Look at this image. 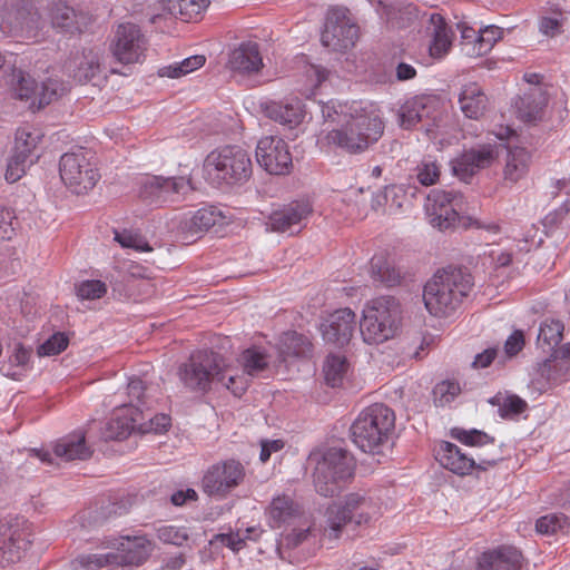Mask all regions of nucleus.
Here are the masks:
<instances>
[{
    "label": "nucleus",
    "mask_w": 570,
    "mask_h": 570,
    "mask_svg": "<svg viewBox=\"0 0 570 570\" xmlns=\"http://www.w3.org/2000/svg\"><path fill=\"white\" fill-rule=\"evenodd\" d=\"M343 121L340 127L325 134L323 142L351 155L366 151L384 134V121L373 105L353 102L348 108V117Z\"/></svg>",
    "instance_id": "obj_1"
},
{
    "label": "nucleus",
    "mask_w": 570,
    "mask_h": 570,
    "mask_svg": "<svg viewBox=\"0 0 570 570\" xmlns=\"http://www.w3.org/2000/svg\"><path fill=\"white\" fill-rule=\"evenodd\" d=\"M473 286V276L466 268L449 266L438 271L424 286L425 307L434 316H449L460 308Z\"/></svg>",
    "instance_id": "obj_2"
},
{
    "label": "nucleus",
    "mask_w": 570,
    "mask_h": 570,
    "mask_svg": "<svg viewBox=\"0 0 570 570\" xmlns=\"http://www.w3.org/2000/svg\"><path fill=\"white\" fill-rule=\"evenodd\" d=\"M395 426V414L383 403L365 407L351 426L353 442L365 453H379Z\"/></svg>",
    "instance_id": "obj_3"
},
{
    "label": "nucleus",
    "mask_w": 570,
    "mask_h": 570,
    "mask_svg": "<svg viewBox=\"0 0 570 570\" xmlns=\"http://www.w3.org/2000/svg\"><path fill=\"white\" fill-rule=\"evenodd\" d=\"M449 116L436 96L421 95L407 99L399 109V125L405 130L420 125V129L430 139H438L446 134Z\"/></svg>",
    "instance_id": "obj_4"
},
{
    "label": "nucleus",
    "mask_w": 570,
    "mask_h": 570,
    "mask_svg": "<svg viewBox=\"0 0 570 570\" xmlns=\"http://www.w3.org/2000/svg\"><path fill=\"white\" fill-rule=\"evenodd\" d=\"M207 177L218 185H242L253 173L247 150L240 146H224L210 151L204 161Z\"/></svg>",
    "instance_id": "obj_5"
},
{
    "label": "nucleus",
    "mask_w": 570,
    "mask_h": 570,
    "mask_svg": "<svg viewBox=\"0 0 570 570\" xmlns=\"http://www.w3.org/2000/svg\"><path fill=\"white\" fill-rule=\"evenodd\" d=\"M401 309L393 296H380L367 302L360 323L362 337L367 344H381L392 338L397 330Z\"/></svg>",
    "instance_id": "obj_6"
},
{
    "label": "nucleus",
    "mask_w": 570,
    "mask_h": 570,
    "mask_svg": "<svg viewBox=\"0 0 570 570\" xmlns=\"http://www.w3.org/2000/svg\"><path fill=\"white\" fill-rule=\"evenodd\" d=\"M353 455L342 448L327 449L317 460L314 470V485L323 497H333L354 474Z\"/></svg>",
    "instance_id": "obj_7"
},
{
    "label": "nucleus",
    "mask_w": 570,
    "mask_h": 570,
    "mask_svg": "<svg viewBox=\"0 0 570 570\" xmlns=\"http://www.w3.org/2000/svg\"><path fill=\"white\" fill-rule=\"evenodd\" d=\"M379 513L380 507L373 498L358 492L350 493L343 501L334 502L327 508L328 537L338 539L347 523L365 524Z\"/></svg>",
    "instance_id": "obj_8"
},
{
    "label": "nucleus",
    "mask_w": 570,
    "mask_h": 570,
    "mask_svg": "<svg viewBox=\"0 0 570 570\" xmlns=\"http://www.w3.org/2000/svg\"><path fill=\"white\" fill-rule=\"evenodd\" d=\"M178 376L190 391L207 392L215 381H224L222 356L213 351L193 353L178 368Z\"/></svg>",
    "instance_id": "obj_9"
},
{
    "label": "nucleus",
    "mask_w": 570,
    "mask_h": 570,
    "mask_svg": "<svg viewBox=\"0 0 570 570\" xmlns=\"http://www.w3.org/2000/svg\"><path fill=\"white\" fill-rule=\"evenodd\" d=\"M462 207L463 195L461 193L443 189H432L424 205L429 223L442 232L469 226L470 218L459 214Z\"/></svg>",
    "instance_id": "obj_10"
},
{
    "label": "nucleus",
    "mask_w": 570,
    "mask_h": 570,
    "mask_svg": "<svg viewBox=\"0 0 570 570\" xmlns=\"http://www.w3.org/2000/svg\"><path fill=\"white\" fill-rule=\"evenodd\" d=\"M59 174L66 187L77 195L91 190L100 178L90 153L83 148L61 156Z\"/></svg>",
    "instance_id": "obj_11"
},
{
    "label": "nucleus",
    "mask_w": 570,
    "mask_h": 570,
    "mask_svg": "<svg viewBox=\"0 0 570 570\" xmlns=\"http://www.w3.org/2000/svg\"><path fill=\"white\" fill-rule=\"evenodd\" d=\"M358 38V27L345 7H332L327 10L321 42L332 51H345L352 48Z\"/></svg>",
    "instance_id": "obj_12"
},
{
    "label": "nucleus",
    "mask_w": 570,
    "mask_h": 570,
    "mask_svg": "<svg viewBox=\"0 0 570 570\" xmlns=\"http://www.w3.org/2000/svg\"><path fill=\"white\" fill-rule=\"evenodd\" d=\"M246 478L243 463L227 459L210 465L203 475L202 490L209 497L227 498Z\"/></svg>",
    "instance_id": "obj_13"
},
{
    "label": "nucleus",
    "mask_w": 570,
    "mask_h": 570,
    "mask_svg": "<svg viewBox=\"0 0 570 570\" xmlns=\"http://www.w3.org/2000/svg\"><path fill=\"white\" fill-rule=\"evenodd\" d=\"M31 523L13 517L0 521V566L18 562L31 543Z\"/></svg>",
    "instance_id": "obj_14"
},
{
    "label": "nucleus",
    "mask_w": 570,
    "mask_h": 570,
    "mask_svg": "<svg viewBox=\"0 0 570 570\" xmlns=\"http://www.w3.org/2000/svg\"><path fill=\"white\" fill-rule=\"evenodd\" d=\"M147 49V40L140 28L131 22L120 23L115 32L110 50L121 63L140 62Z\"/></svg>",
    "instance_id": "obj_15"
},
{
    "label": "nucleus",
    "mask_w": 570,
    "mask_h": 570,
    "mask_svg": "<svg viewBox=\"0 0 570 570\" xmlns=\"http://www.w3.org/2000/svg\"><path fill=\"white\" fill-rule=\"evenodd\" d=\"M256 159L258 165L272 175H286L293 168L288 145L277 136H266L258 140Z\"/></svg>",
    "instance_id": "obj_16"
},
{
    "label": "nucleus",
    "mask_w": 570,
    "mask_h": 570,
    "mask_svg": "<svg viewBox=\"0 0 570 570\" xmlns=\"http://www.w3.org/2000/svg\"><path fill=\"white\" fill-rule=\"evenodd\" d=\"M436 459L443 468L458 475H468L474 469L485 471L501 460L499 456L492 459L479 456L476 462L474 458L463 453L458 445L448 441L441 442L436 451Z\"/></svg>",
    "instance_id": "obj_17"
},
{
    "label": "nucleus",
    "mask_w": 570,
    "mask_h": 570,
    "mask_svg": "<svg viewBox=\"0 0 570 570\" xmlns=\"http://www.w3.org/2000/svg\"><path fill=\"white\" fill-rule=\"evenodd\" d=\"M145 419L142 410L138 405L125 404L117 407L111 417L102 429L105 440H122L129 436L134 431L146 432L141 421Z\"/></svg>",
    "instance_id": "obj_18"
},
{
    "label": "nucleus",
    "mask_w": 570,
    "mask_h": 570,
    "mask_svg": "<svg viewBox=\"0 0 570 570\" xmlns=\"http://www.w3.org/2000/svg\"><path fill=\"white\" fill-rule=\"evenodd\" d=\"M356 327V315L348 308H340L326 316L320 326L323 340L335 346L347 345Z\"/></svg>",
    "instance_id": "obj_19"
},
{
    "label": "nucleus",
    "mask_w": 570,
    "mask_h": 570,
    "mask_svg": "<svg viewBox=\"0 0 570 570\" xmlns=\"http://www.w3.org/2000/svg\"><path fill=\"white\" fill-rule=\"evenodd\" d=\"M97 548L126 552L131 563H142L153 552L154 543L146 535L106 537L99 541Z\"/></svg>",
    "instance_id": "obj_20"
},
{
    "label": "nucleus",
    "mask_w": 570,
    "mask_h": 570,
    "mask_svg": "<svg viewBox=\"0 0 570 570\" xmlns=\"http://www.w3.org/2000/svg\"><path fill=\"white\" fill-rule=\"evenodd\" d=\"M537 372L544 380L542 390L570 381V343L554 351L550 358L539 364Z\"/></svg>",
    "instance_id": "obj_21"
},
{
    "label": "nucleus",
    "mask_w": 570,
    "mask_h": 570,
    "mask_svg": "<svg viewBox=\"0 0 570 570\" xmlns=\"http://www.w3.org/2000/svg\"><path fill=\"white\" fill-rule=\"evenodd\" d=\"M522 552L512 546H500L484 551L478 561L479 570H521Z\"/></svg>",
    "instance_id": "obj_22"
},
{
    "label": "nucleus",
    "mask_w": 570,
    "mask_h": 570,
    "mask_svg": "<svg viewBox=\"0 0 570 570\" xmlns=\"http://www.w3.org/2000/svg\"><path fill=\"white\" fill-rule=\"evenodd\" d=\"M312 208L305 202H292L288 205L273 212L268 218L271 229L278 233H293L296 226L308 217Z\"/></svg>",
    "instance_id": "obj_23"
},
{
    "label": "nucleus",
    "mask_w": 570,
    "mask_h": 570,
    "mask_svg": "<svg viewBox=\"0 0 570 570\" xmlns=\"http://www.w3.org/2000/svg\"><path fill=\"white\" fill-rule=\"evenodd\" d=\"M370 276L374 283L384 287H395L402 285L410 275L386 255L376 254L370 262Z\"/></svg>",
    "instance_id": "obj_24"
},
{
    "label": "nucleus",
    "mask_w": 570,
    "mask_h": 570,
    "mask_svg": "<svg viewBox=\"0 0 570 570\" xmlns=\"http://www.w3.org/2000/svg\"><path fill=\"white\" fill-rule=\"evenodd\" d=\"M227 66L232 71L243 75L258 72L263 67L258 43L253 41L240 43L229 53Z\"/></svg>",
    "instance_id": "obj_25"
},
{
    "label": "nucleus",
    "mask_w": 570,
    "mask_h": 570,
    "mask_svg": "<svg viewBox=\"0 0 570 570\" xmlns=\"http://www.w3.org/2000/svg\"><path fill=\"white\" fill-rule=\"evenodd\" d=\"M494 160L491 146L464 151L454 163L453 170L462 179L473 176L478 170L489 167Z\"/></svg>",
    "instance_id": "obj_26"
},
{
    "label": "nucleus",
    "mask_w": 570,
    "mask_h": 570,
    "mask_svg": "<svg viewBox=\"0 0 570 570\" xmlns=\"http://www.w3.org/2000/svg\"><path fill=\"white\" fill-rule=\"evenodd\" d=\"M428 33L432 38L429 46L430 56L434 59H441L448 55L452 46V32L440 13L430 16Z\"/></svg>",
    "instance_id": "obj_27"
},
{
    "label": "nucleus",
    "mask_w": 570,
    "mask_h": 570,
    "mask_svg": "<svg viewBox=\"0 0 570 570\" xmlns=\"http://www.w3.org/2000/svg\"><path fill=\"white\" fill-rule=\"evenodd\" d=\"M548 96L541 88H531L515 102L518 118L524 122H535L543 116Z\"/></svg>",
    "instance_id": "obj_28"
},
{
    "label": "nucleus",
    "mask_w": 570,
    "mask_h": 570,
    "mask_svg": "<svg viewBox=\"0 0 570 570\" xmlns=\"http://www.w3.org/2000/svg\"><path fill=\"white\" fill-rule=\"evenodd\" d=\"M225 216L214 206H207L196 210L190 218L181 223V230L189 236L207 232L215 225H222Z\"/></svg>",
    "instance_id": "obj_29"
},
{
    "label": "nucleus",
    "mask_w": 570,
    "mask_h": 570,
    "mask_svg": "<svg viewBox=\"0 0 570 570\" xmlns=\"http://www.w3.org/2000/svg\"><path fill=\"white\" fill-rule=\"evenodd\" d=\"M29 6L22 1H12L2 9L0 29L8 36L22 37Z\"/></svg>",
    "instance_id": "obj_30"
},
{
    "label": "nucleus",
    "mask_w": 570,
    "mask_h": 570,
    "mask_svg": "<svg viewBox=\"0 0 570 570\" xmlns=\"http://www.w3.org/2000/svg\"><path fill=\"white\" fill-rule=\"evenodd\" d=\"M194 190L191 179L185 176H161L160 206L177 204Z\"/></svg>",
    "instance_id": "obj_31"
},
{
    "label": "nucleus",
    "mask_w": 570,
    "mask_h": 570,
    "mask_svg": "<svg viewBox=\"0 0 570 570\" xmlns=\"http://www.w3.org/2000/svg\"><path fill=\"white\" fill-rule=\"evenodd\" d=\"M48 16L52 28L61 32L75 33L81 31L77 12L63 1L52 2L48 8Z\"/></svg>",
    "instance_id": "obj_32"
},
{
    "label": "nucleus",
    "mask_w": 570,
    "mask_h": 570,
    "mask_svg": "<svg viewBox=\"0 0 570 570\" xmlns=\"http://www.w3.org/2000/svg\"><path fill=\"white\" fill-rule=\"evenodd\" d=\"M487 101V96L475 82L465 85L459 97L461 110L470 119H478L483 115Z\"/></svg>",
    "instance_id": "obj_33"
},
{
    "label": "nucleus",
    "mask_w": 570,
    "mask_h": 570,
    "mask_svg": "<svg viewBox=\"0 0 570 570\" xmlns=\"http://www.w3.org/2000/svg\"><path fill=\"white\" fill-rule=\"evenodd\" d=\"M531 156L525 148L514 147L508 150L503 177L511 184L518 183L525 177L529 170Z\"/></svg>",
    "instance_id": "obj_34"
},
{
    "label": "nucleus",
    "mask_w": 570,
    "mask_h": 570,
    "mask_svg": "<svg viewBox=\"0 0 570 570\" xmlns=\"http://www.w3.org/2000/svg\"><path fill=\"white\" fill-rule=\"evenodd\" d=\"M53 452L56 456L66 461L86 460L90 456V450L86 445L83 433L71 434L62 438L55 445Z\"/></svg>",
    "instance_id": "obj_35"
},
{
    "label": "nucleus",
    "mask_w": 570,
    "mask_h": 570,
    "mask_svg": "<svg viewBox=\"0 0 570 570\" xmlns=\"http://www.w3.org/2000/svg\"><path fill=\"white\" fill-rule=\"evenodd\" d=\"M271 356L258 346L246 348L239 356L243 372L249 377L261 376L269 365Z\"/></svg>",
    "instance_id": "obj_36"
},
{
    "label": "nucleus",
    "mask_w": 570,
    "mask_h": 570,
    "mask_svg": "<svg viewBox=\"0 0 570 570\" xmlns=\"http://www.w3.org/2000/svg\"><path fill=\"white\" fill-rule=\"evenodd\" d=\"M101 72L100 59L97 52L89 50L73 62L72 77L79 83H86L98 78Z\"/></svg>",
    "instance_id": "obj_37"
},
{
    "label": "nucleus",
    "mask_w": 570,
    "mask_h": 570,
    "mask_svg": "<svg viewBox=\"0 0 570 570\" xmlns=\"http://www.w3.org/2000/svg\"><path fill=\"white\" fill-rule=\"evenodd\" d=\"M278 350L283 357H303L306 356L311 350L312 344L309 340L297 332H286L279 337Z\"/></svg>",
    "instance_id": "obj_38"
},
{
    "label": "nucleus",
    "mask_w": 570,
    "mask_h": 570,
    "mask_svg": "<svg viewBox=\"0 0 570 570\" xmlns=\"http://www.w3.org/2000/svg\"><path fill=\"white\" fill-rule=\"evenodd\" d=\"M266 115L271 119L289 127L297 126L304 118V111L299 102L285 105L271 102L266 106Z\"/></svg>",
    "instance_id": "obj_39"
},
{
    "label": "nucleus",
    "mask_w": 570,
    "mask_h": 570,
    "mask_svg": "<svg viewBox=\"0 0 570 570\" xmlns=\"http://www.w3.org/2000/svg\"><path fill=\"white\" fill-rule=\"evenodd\" d=\"M163 11L175 14L176 10L180 14L181 20H197L203 11L208 7V0H168L160 2Z\"/></svg>",
    "instance_id": "obj_40"
},
{
    "label": "nucleus",
    "mask_w": 570,
    "mask_h": 570,
    "mask_svg": "<svg viewBox=\"0 0 570 570\" xmlns=\"http://www.w3.org/2000/svg\"><path fill=\"white\" fill-rule=\"evenodd\" d=\"M567 17L559 7L544 9L538 18L539 32L547 38H556L563 33Z\"/></svg>",
    "instance_id": "obj_41"
},
{
    "label": "nucleus",
    "mask_w": 570,
    "mask_h": 570,
    "mask_svg": "<svg viewBox=\"0 0 570 570\" xmlns=\"http://www.w3.org/2000/svg\"><path fill=\"white\" fill-rule=\"evenodd\" d=\"M42 136L41 131L32 126L18 128L12 151L37 160L39 156L35 151Z\"/></svg>",
    "instance_id": "obj_42"
},
{
    "label": "nucleus",
    "mask_w": 570,
    "mask_h": 570,
    "mask_svg": "<svg viewBox=\"0 0 570 570\" xmlns=\"http://www.w3.org/2000/svg\"><path fill=\"white\" fill-rule=\"evenodd\" d=\"M299 513L297 505L287 495L273 499L268 508V515L273 528H279Z\"/></svg>",
    "instance_id": "obj_43"
},
{
    "label": "nucleus",
    "mask_w": 570,
    "mask_h": 570,
    "mask_svg": "<svg viewBox=\"0 0 570 570\" xmlns=\"http://www.w3.org/2000/svg\"><path fill=\"white\" fill-rule=\"evenodd\" d=\"M563 330L562 322L553 318L544 320L539 328L538 344L543 348L552 350L561 342Z\"/></svg>",
    "instance_id": "obj_44"
},
{
    "label": "nucleus",
    "mask_w": 570,
    "mask_h": 570,
    "mask_svg": "<svg viewBox=\"0 0 570 570\" xmlns=\"http://www.w3.org/2000/svg\"><path fill=\"white\" fill-rule=\"evenodd\" d=\"M490 403L498 406L499 415L505 420L514 419L528 409L527 402L515 394L503 399L494 396L490 400Z\"/></svg>",
    "instance_id": "obj_45"
},
{
    "label": "nucleus",
    "mask_w": 570,
    "mask_h": 570,
    "mask_svg": "<svg viewBox=\"0 0 570 570\" xmlns=\"http://www.w3.org/2000/svg\"><path fill=\"white\" fill-rule=\"evenodd\" d=\"M348 364L344 356L328 355L323 366L326 383L332 387L341 385Z\"/></svg>",
    "instance_id": "obj_46"
},
{
    "label": "nucleus",
    "mask_w": 570,
    "mask_h": 570,
    "mask_svg": "<svg viewBox=\"0 0 570 570\" xmlns=\"http://www.w3.org/2000/svg\"><path fill=\"white\" fill-rule=\"evenodd\" d=\"M222 372L224 373V381H215L218 384H222L224 387L229 390L235 396L240 397L249 385V380L246 374H238L235 372L230 365H227L222 357Z\"/></svg>",
    "instance_id": "obj_47"
},
{
    "label": "nucleus",
    "mask_w": 570,
    "mask_h": 570,
    "mask_svg": "<svg viewBox=\"0 0 570 570\" xmlns=\"http://www.w3.org/2000/svg\"><path fill=\"white\" fill-rule=\"evenodd\" d=\"M206 58L203 55L191 56L181 60L180 62L163 67L159 70V75L161 77L179 78L203 67Z\"/></svg>",
    "instance_id": "obj_48"
},
{
    "label": "nucleus",
    "mask_w": 570,
    "mask_h": 570,
    "mask_svg": "<svg viewBox=\"0 0 570 570\" xmlns=\"http://www.w3.org/2000/svg\"><path fill=\"white\" fill-rule=\"evenodd\" d=\"M160 187L161 176L147 175L142 177L138 183L139 198L149 205L160 206Z\"/></svg>",
    "instance_id": "obj_49"
},
{
    "label": "nucleus",
    "mask_w": 570,
    "mask_h": 570,
    "mask_svg": "<svg viewBox=\"0 0 570 570\" xmlns=\"http://www.w3.org/2000/svg\"><path fill=\"white\" fill-rule=\"evenodd\" d=\"M461 385L456 380H443L433 387V400L436 406L450 404L461 394Z\"/></svg>",
    "instance_id": "obj_50"
},
{
    "label": "nucleus",
    "mask_w": 570,
    "mask_h": 570,
    "mask_svg": "<svg viewBox=\"0 0 570 570\" xmlns=\"http://www.w3.org/2000/svg\"><path fill=\"white\" fill-rule=\"evenodd\" d=\"M570 520L563 513H549L539 518L535 522V529L542 534H553L558 531L569 529Z\"/></svg>",
    "instance_id": "obj_51"
},
{
    "label": "nucleus",
    "mask_w": 570,
    "mask_h": 570,
    "mask_svg": "<svg viewBox=\"0 0 570 570\" xmlns=\"http://www.w3.org/2000/svg\"><path fill=\"white\" fill-rule=\"evenodd\" d=\"M114 551L79 556L77 561L86 570H98L109 564H119V556Z\"/></svg>",
    "instance_id": "obj_52"
},
{
    "label": "nucleus",
    "mask_w": 570,
    "mask_h": 570,
    "mask_svg": "<svg viewBox=\"0 0 570 570\" xmlns=\"http://www.w3.org/2000/svg\"><path fill=\"white\" fill-rule=\"evenodd\" d=\"M503 30L497 26H487L478 31V48L474 55L483 56L502 38Z\"/></svg>",
    "instance_id": "obj_53"
},
{
    "label": "nucleus",
    "mask_w": 570,
    "mask_h": 570,
    "mask_svg": "<svg viewBox=\"0 0 570 570\" xmlns=\"http://www.w3.org/2000/svg\"><path fill=\"white\" fill-rule=\"evenodd\" d=\"M35 158H28L23 155H20L16 151H12L11 157L8 160L7 169H6V180L8 183L18 181L24 174L27 167L31 166L35 163Z\"/></svg>",
    "instance_id": "obj_54"
},
{
    "label": "nucleus",
    "mask_w": 570,
    "mask_h": 570,
    "mask_svg": "<svg viewBox=\"0 0 570 570\" xmlns=\"http://www.w3.org/2000/svg\"><path fill=\"white\" fill-rule=\"evenodd\" d=\"M156 532L157 538L165 544L181 547L189 539L185 527L166 524L157 528Z\"/></svg>",
    "instance_id": "obj_55"
},
{
    "label": "nucleus",
    "mask_w": 570,
    "mask_h": 570,
    "mask_svg": "<svg viewBox=\"0 0 570 570\" xmlns=\"http://www.w3.org/2000/svg\"><path fill=\"white\" fill-rule=\"evenodd\" d=\"M26 18L27 19L26 22H23L24 28L21 38L37 41L42 36V30L46 27V22L41 14L30 6L28 8Z\"/></svg>",
    "instance_id": "obj_56"
},
{
    "label": "nucleus",
    "mask_w": 570,
    "mask_h": 570,
    "mask_svg": "<svg viewBox=\"0 0 570 570\" xmlns=\"http://www.w3.org/2000/svg\"><path fill=\"white\" fill-rule=\"evenodd\" d=\"M454 438L469 446L494 444V438L480 430H455Z\"/></svg>",
    "instance_id": "obj_57"
},
{
    "label": "nucleus",
    "mask_w": 570,
    "mask_h": 570,
    "mask_svg": "<svg viewBox=\"0 0 570 570\" xmlns=\"http://www.w3.org/2000/svg\"><path fill=\"white\" fill-rule=\"evenodd\" d=\"M69 338L65 333L58 332L51 335L39 346V354L43 356L57 355L68 347Z\"/></svg>",
    "instance_id": "obj_58"
},
{
    "label": "nucleus",
    "mask_w": 570,
    "mask_h": 570,
    "mask_svg": "<svg viewBox=\"0 0 570 570\" xmlns=\"http://www.w3.org/2000/svg\"><path fill=\"white\" fill-rule=\"evenodd\" d=\"M106 293V284L98 279L83 281L77 286V295L81 299H98Z\"/></svg>",
    "instance_id": "obj_59"
},
{
    "label": "nucleus",
    "mask_w": 570,
    "mask_h": 570,
    "mask_svg": "<svg viewBox=\"0 0 570 570\" xmlns=\"http://www.w3.org/2000/svg\"><path fill=\"white\" fill-rule=\"evenodd\" d=\"M115 240H117L121 247L134 248L138 252H151L153 248L149 244L139 235L132 232L124 230L121 233H115Z\"/></svg>",
    "instance_id": "obj_60"
},
{
    "label": "nucleus",
    "mask_w": 570,
    "mask_h": 570,
    "mask_svg": "<svg viewBox=\"0 0 570 570\" xmlns=\"http://www.w3.org/2000/svg\"><path fill=\"white\" fill-rule=\"evenodd\" d=\"M569 213V202H564L558 208L548 213L542 220V225L546 228V233L550 234L554 232L557 228H559V226L563 223Z\"/></svg>",
    "instance_id": "obj_61"
},
{
    "label": "nucleus",
    "mask_w": 570,
    "mask_h": 570,
    "mask_svg": "<svg viewBox=\"0 0 570 570\" xmlns=\"http://www.w3.org/2000/svg\"><path fill=\"white\" fill-rule=\"evenodd\" d=\"M416 177L417 180L424 186L433 185L440 177V166L433 160L424 159L417 166Z\"/></svg>",
    "instance_id": "obj_62"
},
{
    "label": "nucleus",
    "mask_w": 570,
    "mask_h": 570,
    "mask_svg": "<svg viewBox=\"0 0 570 570\" xmlns=\"http://www.w3.org/2000/svg\"><path fill=\"white\" fill-rule=\"evenodd\" d=\"M38 85L31 77H21L14 87V96L28 101L38 94Z\"/></svg>",
    "instance_id": "obj_63"
},
{
    "label": "nucleus",
    "mask_w": 570,
    "mask_h": 570,
    "mask_svg": "<svg viewBox=\"0 0 570 570\" xmlns=\"http://www.w3.org/2000/svg\"><path fill=\"white\" fill-rule=\"evenodd\" d=\"M348 108L346 104L330 101L322 107V114L325 119L341 122L348 117Z\"/></svg>",
    "instance_id": "obj_64"
}]
</instances>
